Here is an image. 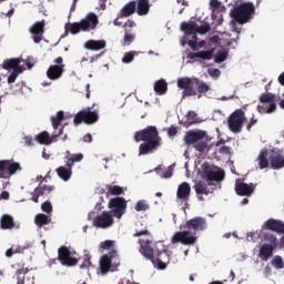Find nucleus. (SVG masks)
Here are the masks:
<instances>
[{"mask_svg": "<svg viewBox=\"0 0 284 284\" xmlns=\"http://www.w3.org/2000/svg\"><path fill=\"white\" fill-rule=\"evenodd\" d=\"M99 26V17L94 12L87 14L80 22H73L65 24V32L71 34H79V32H90V30H97Z\"/></svg>", "mask_w": 284, "mask_h": 284, "instance_id": "nucleus-1", "label": "nucleus"}, {"mask_svg": "<svg viewBox=\"0 0 284 284\" xmlns=\"http://www.w3.org/2000/svg\"><path fill=\"white\" fill-rule=\"evenodd\" d=\"M230 14L236 23L244 26V23H250L254 19L256 7H254L253 2H243L232 9Z\"/></svg>", "mask_w": 284, "mask_h": 284, "instance_id": "nucleus-2", "label": "nucleus"}, {"mask_svg": "<svg viewBox=\"0 0 284 284\" xmlns=\"http://www.w3.org/2000/svg\"><path fill=\"white\" fill-rule=\"evenodd\" d=\"M135 239H139V236H146L144 239H139L138 243L140 245V254L144 256L148 260L154 258V248L152 247V243H154V237L152 236V233L148 230H136L133 234Z\"/></svg>", "mask_w": 284, "mask_h": 284, "instance_id": "nucleus-3", "label": "nucleus"}, {"mask_svg": "<svg viewBox=\"0 0 284 284\" xmlns=\"http://www.w3.org/2000/svg\"><path fill=\"white\" fill-rule=\"evenodd\" d=\"M243 123H245V111L242 109L235 110L227 119L229 130H231L233 134L243 132Z\"/></svg>", "mask_w": 284, "mask_h": 284, "instance_id": "nucleus-4", "label": "nucleus"}, {"mask_svg": "<svg viewBox=\"0 0 284 284\" xmlns=\"http://www.w3.org/2000/svg\"><path fill=\"white\" fill-rule=\"evenodd\" d=\"M119 265H121V258H119V253L113 250L102 255L100 260V272L101 274H108L111 267H119Z\"/></svg>", "mask_w": 284, "mask_h": 284, "instance_id": "nucleus-5", "label": "nucleus"}, {"mask_svg": "<svg viewBox=\"0 0 284 284\" xmlns=\"http://www.w3.org/2000/svg\"><path fill=\"white\" fill-rule=\"evenodd\" d=\"M109 210L114 219H121L128 210V201L122 196L113 197L109 201Z\"/></svg>", "mask_w": 284, "mask_h": 284, "instance_id": "nucleus-6", "label": "nucleus"}, {"mask_svg": "<svg viewBox=\"0 0 284 284\" xmlns=\"http://www.w3.org/2000/svg\"><path fill=\"white\" fill-rule=\"evenodd\" d=\"M97 121H99V113L90 109H83L79 111L73 119V123L75 125H81V123L92 125L93 123H97Z\"/></svg>", "mask_w": 284, "mask_h": 284, "instance_id": "nucleus-7", "label": "nucleus"}, {"mask_svg": "<svg viewBox=\"0 0 284 284\" xmlns=\"http://www.w3.org/2000/svg\"><path fill=\"white\" fill-rule=\"evenodd\" d=\"M21 172V164L12 160H0V179H10Z\"/></svg>", "mask_w": 284, "mask_h": 284, "instance_id": "nucleus-8", "label": "nucleus"}, {"mask_svg": "<svg viewBox=\"0 0 284 284\" xmlns=\"http://www.w3.org/2000/svg\"><path fill=\"white\" fill-rule=\"evenodd\" d=\"M53 63L48 68L47 70V77L50 79V81H59L61 77H63V72H65V64H63V58L58 57L55 60H53Z\"/></svg>", "mask_w": 284, "mask_h": 284, "instance_id": "nucleus-9", "label": "nucleus"}, {"mask_svg": "<svg viewBox=\"0 0 284 284\" xmlns=\"http://www.w3.org/2000/svg\"><path fill=\"white\" fill-rule=\"evenodd\" d=\"M196 241V235L187 230L175 232L171 239L173 245H176V243H181L182 245H194Z\"/></svg>", "mask_w": 284, "mask_h": 284, "instance_id": "nucleus-10", "label": "nucleus"}, {"mask_svg": "<svg viewBox=\"0 0 284 284\" xmlns=\"http://www.w3.org/2000/svg\"><path fill=\"white\" fill-rule=\"evenodd\" d=\"M161 136H159V131L156 126H148L143 130L135 132L134 141L136 143H141V141L149 142V141H159Z\"/></svg>", "mask_w": 284, "mask_h": 284, "instance_id": "nucleus-11", "label": "nucleus"}, {"mask_svg": "<svg viewBox=\"0 0 284 284\" xmlns=\"http://www.w3.org/2000/svg\"><path fill=\"white\" fill-rule=\"evenodd\" d=\"M182 227L187 232H192V234L196 236V232H203V230H206L207 221L205 217L196 216L186 221Z\"/></svg>", "mask_w": 284, "mask_h": 284, "instance_id": "nucleus-12", "label": "nucleus"}, {"mask_svg": "<svg viewBox=\"0 0 284 284\" xmlns=\"http://www.w3.org/2000/svg\"><path fill=\"white\" fill-rule=\"evenodd\" d=\"M276 95L270 92L263 93L260 97L261 103H270V105H258V112L262 114H272V112L276 111Z\"/></svg>", "mask_w": 284, "mask_h": 284, "instance_id": "nucleus-13", "label": "nucleus"}, {"mask_svg": "<svg viewBox=\"0 0 284 284\" xmlns=\"http://www.w3.org/2000/svg\"><path fill=\"white\" fill-rule=\"evenodd\" d=\"M268 161L272 170H283L284 168V150L273 148L268 151Z\"/></svg>", "mask_w": 284, "mask_h": 284, "instance_id": "nucleus-14", "label": "nucleus"}, {"mask_svg": "<svg viewBox=\"0 0 284 284\" xmlns=\"http://www.w3.org/2000/svg\"><path fill=\"white\" fill-rule=\"evenodd\" d=\"M58 260L61 262V265L67 267H74L78 265L79 260L77 257H72V252L68 246H60L58 250Z\"/></svg>", "mask_w": 284, "mask_h": 284, "instance_id": "nucleus-15", "label": "nucleus"}, {"mask_svg": "<svg viewBox=\"0 0 284 284\" xmlns=\"http://www.w3.org/2000/svg\"><path fill=\"white\" fill-rule=\"evenodd\" d=\"M93 225L94 227H101L102 230L112 227V225H114L113 215L110 212L104 211L101 215L93 219Z\"/></svg>", "mask_w": 284, "mask_h": 284, "instance_id": "nucleus-16", "label": "nucleus"}, {"mask_svg": "<svg viewBox=\"0 0 284 284\" xmlns=\"http://www.w3.org/2000/svg\"><path fill=\"white\" fill-rule=\"evenodd\" d=\"M30 34L34 43H41L43 41V34L45 33V20L37 21L29 29Z\"/></svg>", "mask_w": 284, "mask_h": 284, "instance_id": "nucleus-17", "label": "nucleus"}, {"mask_svg": "<svg viewBox=\"0 0 284 284\" xmlns=\"http://www.w3.org/2000/svg\"><path fill=\"white\" fill-rule=\"evenodd\" d=\"M159 148H161V139L141 143L139 146V156L152 154V152H155V150H159Z\"/></svg>", "mask_w": 284, "mask_h": 284, "instance_id": "nucleus-18", "label": "nucleus"}, {"mask_svg": "<svg viewBox=\"0 0 284 284\" xmlns=\"http://www.w3.org/2000/svg\"><path fill=\"white\" fill-rule=\"evenodd\" d=\"M214 58V49L206 50V51H199V52H189L186 55V59H190L191 61H199L201 59L202 61H212Z\"/></svg>", "mask_w": 284, "mask_h": 284, "instance_id": "nucleus-19", "label": "nucleus"}, {"mask_svg": "<svg viewBox=\"0 0 284 284\" xmlns=\"http://www.w3.org/2000/svg\"><path fill=\"white\" fill-rule=\"evenodd\" d=\"M254 184H247L243 182L235 183V192L239 196H252L254 194Z\"/></svg>", "mask_w": 284, "mask_h": 284, "instance_id": "nucleus-20", "label": "nucleus"}, {"mask_svg": "<svg viewBox=\"0 0 284 284\" xmlns=\"http://www.w3.org/2000/svg\"><path fill=\"white\" fill-rule=\"evenodd\" d=\"M203 174L207 181H223L225 179V172L223 171H212L210 166L203 165Z\"/></svg>", "mask_w": 284, "mask_h": 284, "instance_id": "nucleus-21", "label": "nucleus"}, {"mask_svg": "<svg viewBox=\"0 0 284 284\" xmlns=\"http://www.w3.org/2000/svg\"><path fill=\"white\" fill-rule=\"evenodd\" d=\"M190 194H192V186H190V183L182 182L178 186L176 196L180 201H190Z\"/></svg>", "mask_w": 284, "mask_h": 284, "instance_id": "nucleus-22", "label": "nucleus"}, {"mask_svg": "<svg viewBox=\"0 0 284 284\" xmlns=\"http://www.w3.org/2000/svg\"><path fill=\"white\" fill-rule=\"evenodd\" d=\"M202 139H205V132L203 131H189L184 136L186 145H194V143L202 141Z\"/></svg>", "mask_w": 284, "mask_h": 284, "instance_id": "nucleus-23", "label": "nucleus"}, {"mask_svg": "<svg viewBox=\"0 0 284 284\" xmlns=\"http://www.w3.org/2000/svg\"><path fill=\"white\" fill-rule=\"evenodd\" d=\"M165 260H169L168 254L165 252H158L155 254L153 253V258L149 261H151L158 270H165V267H168Z\"/></svg>", "mask_w": 284, "mask_h": 284, "instance_id": "nucleus-24", "label": "nucleus"}, {"mask_svg": "<svg viewBox=\"0 0 284 284\" xmlns=\"http://www.w3.org/2000/svg\"><path fill=\"white\" fill-rule=\"evenodd\" d=\"M266 230L276 232L277 234H284V223L281 220L270 219L265 222Z\"/></svg>", "mask_w": 284, "mask_h": 284, "instance_id": "nucleus-25", "label": "nucleus"}, {"mask_svg": "<svg viewBox=\"0 0 284 284\" xmlns=\"http://www.w3.org/2000/svg\"><path fill=\"white\" fill-rule=\"evenodd\" d=\"M21 58H11L7 59L2 63V69L3 70H23V67L21 65Z\"/></svg>", "mask_w": 284, "mask_h": 284, "instance_id": "nucleus-26", "label": "nucleus"}, {"mask_svg": "<svg viewBox=\"0 0 284 284\" xmlns=\"http://www.w3.org/2000/svg\"><path fill=\"white\" fill-rule=\"evenodd\" d=\"M181 30L186 34V37L193 36L196 37V31L199 30V24L194 21L191 22H182Z\"/></svg>", "mask_w": 284, "mask_h": 284, "instance_id": "nucleus-27", "label": "nucleus"}, {"mask_svg": "<svg viewBox=\"0 0 284 284\" xmlns=\"http://www.w3.org/2000/svg\"><path fill=\"white\" fill-rule=\"evenodd\" d=\"M274 250H276L274 246H270V244H263L258 251L260 258L262 261H270V258L274 256Z\"/></svg>", "mask_w": 284, "mask_h": 284, "instance_id": "nucleus-28", "label": "nucleus"}, {"mask_svg": "<svg viewBox=\"0 0 284 284\" xmlns=\"http://www.w3.org/2000/svg\"><path fill=\"white\" fill-rule=\"evenodd\" d=\"M135 10L139 17L150 14V0H138L135 3Z\"/></svg>", "mask_w": 284, "mask_h": 284, "instance_id": "nucleus-29", "label": "nucleus"}, {"mask_svg": "<svg viewBox=\"0 0 284 284\" xmlns=\"http://www.w3.org/2000/svg\"><path fill=\"white\" fill-rule=\"evenodd\" d=\"M105 45V40H89L84 43L85 50H92L93 52L104 50Z\"/></svg>", "mask_w": 284, "mask_h": 284, "instance_id": "nucleus-30", "label": "nucleus"}, {"mask_svg": "<svg viewBox=\"0 0 284 284\" xmlns=\"http://www.w3.org/2000/svg\"><path fill=\"white\" fill-rule=\"evenodd\" d=\"M267 156H270V151H267V149L261 150L257 156L260 170H265L266 168H270V160L267 159Z\"/></svg>", "mask_w": 284, "mask_h": 284, "instance_id": "nucleus-31", "label": "nucleus"}, {"mask_svg": "<svg viewBox=\"0 0 284 284\" xmlns=\"http://www.w3.org/2000/svg\"><path fill=\"white\" fill-rule=\"evenodd\" d=\"M0 227L1 230H13L14 219L12 217V215H2L0 219Z\"/></svg>", "mask_w": 284, "mask_h": 284, "instance_id": "nucleus-32", "label": "nucleus"}, {"mask_svg": "<svg viewBox=\"0 0 284 284\" xmlns=\"http://www.w3.org/2000/svg\"><path fill=\"white\" fill-rule=\"evenodd\" d=\"M55 172L62 181H70L72 178V166H59Z\"/></svg>", "mask_w": 284, "mask_h": 284, "instance_id": "nucleus-33", "label": "nucleus"}, {"mask_svg": "<svg viewBox=\"0 0 284 284\" xmlns=\"http://www.w3.org/2000/svg\"><path fill=\"white\" fill-rule=\"evenodd\" d=\"M136 12V1H130L120 11L121 17H131Z\"/></svg>", "mask_w": 284, "mask_h": 284, "instance_id": "nucleus-34", "label": "nucleus"}, {"mask_svg": "<svg viewBox=\"0 0 284 284\" xmlns=\"http://www.w3.org/2000/svg\"><path fill=\"white\" fill-rule=\"evenodd\" d=\"M36 141L40 143V145H52V138L48 131H42L36 136Z\"/></svg>", "mask_w": 284, "mask_h": 284, "instance_id": "nucleus-35", "label": "nucleus"}, {"mask_svg": "<svg viewBox=\"0 0 284 284\" xmlns=\"http://www.w3.org/2000/svg\"><path fill=\"white\" fill-rule=\"evenodd\" d=\"M65 121V113L63 111H59L55 115L51 116V123L53 130H59L61 126V122Z\"/></svg>", "mask_w": 284, "mask_h": 284, "instance_id": "nucleus-36", "label": "nucleus"}, {"mask_svg": "<svg viewBox=\"0 0 284 284\" xmlns=\"http://www.w3.org/2000/svg\"><path fill=\"white\" fill-rule=\"evenodd\" d=\"M34 223L38 227H43V225H50V223H52V219L43 213H40L36 215Z\"/></svg>", "mask_w": 284, "mask_h": 284, "instance_id": "nucleus-37", "label": "nucleus"}, {"mask_svg": "<svg viewBox=\"0 0 284 284\" xmlns=\"http://www.w3.org/2000/svg\"><path fill=\"white\" fill-rule=\"evenodd\" d=\"M156 174L162 176V179H172L174 174V164L170 165L168 169L163 170L161 166L155 169Z\"/></svg>", "mask_w": 284, "mask_h": 284, "instance_id": "nucleus-38", "label": "nucleus"}, {"mask_svg": "<svg viewBox=\"0 0 284 284\" xmlns=\"http://www.w3.org/2000/svg\"><path fill=\"white\" fill-rule=\"evenodd\" d=\"M193 187L197 196H201V194L207 196V194H210V187H207V184L204 181L195 183Z\"/></svg>", "mask_w": 284, "mask_h": 284, "instance_id": "nucleus-39", "label": "nucleus"}, {"mask_svg": "<svg viewBox=\"0 0 284 284\" xmlns=\"http://www.w3.org/2000/svg\"><path fill=\"white\" fill-rule=\"evenodd\" d=\"M154 92H156V94L163 95L168 92V82H165V80L161 79L158 80L154 83Z\"/></svg>", "mask_w": 284, "mask_h": 284, "instance_id": "nucleus-40", "label": "nucleus"}, {"mask_svg": "<svg viewBox=\"0 0 284 284\" xmlns=\"http://www.w3.org/2000/svg\"><path fill=\"white\" fill-rule=\"evenodd\" d=\"M264 241H266V245H270L272 247H278V240L276 239V235L272 233H265Z\"/></svg>", "mask_w": 284, "mask_h": 284, "instance_id": "nucleus-41", "label": "nucleus"}, {"mask_svg": "<svg viewBox=\"0 0 284 284\" xmlns=\"http://www.w3.org/2000/svg\"><path fill=\"white\" fill-rule=\"evenodd\" d=\"M106 189H108L106 194H111V196H120V194L123 193V187L119 185L108 184Z\"/></svg>", "mask_w": 284, "mask_h": 284, "instance_id": "nucleus-42", "label": "nucleus"}, {"mask_svg": "<svg viewBox=\"0 0 284 284\" xmlns=\"http://www.w3.org/2000/svg\"><path fill=\"white\" fill-rule=\"evenodd\" d=\"M80 161H83V153L72 154L67 160V168H72L74 163H79Z\"/></svg>", "mask_w": 284, "mask_h": 284, "instance_id": "nucleus-43", "label": "nucleus"}, {"mask_svg": "<svg viewBox=\"0 0 284 284\" xmlns=\"http://www.w3.org/2000/svg\"><path fill=\"white\" fill-rule=\"evenodd\" d=\"M135 34L133 31H124L122 45H131L134 42Z\"/></svg>", "mask_w": 284, "mask_h": 284, "instance_id": "nucleus-44", "label": "nucleus"}, {"mask_svg": "<svg viewBox=\"0 0 284 284\" xmlns=\"http://www.w3.org/2000/svg\"><path fill=\"white\" fill-rule=\"evenodd\" d=\"M196 39V36H193V39L187 41V45L193 50H199V48H203L205 45V40L197 42Z\"/></svg>", "mask_w": 284, "mask_h": 284, "instance_id": "nucleus-45", "label": "nucleus"}, {"mask_svg": "<svg viewBox=\"0 0 284 284\" xmlns=\"http://www.w3.org/2000/svg\"><path fill=\"white\" fill-rule=\"evenodd\" d=\"M150 210V204H148V201L140 200L135 204V212H148Z\"/></svg>", "mask_w": 284, "mask_h": 284, "instance_id": "nucleus-46", "label": "nucleus"}, {"mask_svg": "<svg viewBox=\"0 0 284 284\" xmlns=\"http://www.w3.org/2000/svg\"><path fill=\"white\" fill-rule=\"evenodd\" d=\"M190 85H192V79L190 78H181L178 80V88H180V90H185L190 88Z\"/></svg>", "mask_w": 284, "mask_h": 284, "instance_id": "nucleus-47", "label": "nucleus"}, {"mask_svg": "<svg viewBox=\"0 0 284 284\" xmlns=\"http://www.w3.org/2000/svg\"><path fill=\"white\" fill-rule=\"evenodd\" d=\"M186 123H189V125H194V123H199L196 112L189 111V113L186 114Z\"/></svg>", "mask_w": 284, "mask_h": 284, "instance_id": "nucleus-48", "label": "nucleus"}, {"mask_svg": "<svg viewBox=\"0 0 284 284\" xmlns=\"http://www.w3.org/2000/svg\"><path fill=\"white\" fill-rule=\"evenodd\" d=\"M272 265H273V267H275V270H283V267H284L283 257H281V255H276L272 260Z\"/></svg>", "mask_w": 284, "mask_h": 284, "instance_id": "nucleus-49", "label": "nucleus"}, {"mask_svg": "<svg viewBox=\"0 0 284 284\" xmlns=\"http://www.w3.org/2000/svg\"><path fill=\"white\" fill-rule=\"evenodd\" d=\"M53 133L51 135V141L57 143L59 141V136L63 135V126H59L58 129H53Z\"/></svg>", "mask_w": 284, "mask_h": 284, "instance_id": "nucleus-50", "label": "nucleus"}, {"mask_svg": "<svg viewBox=\"0 0 284 284\" xmlns=\"http://www.w3.org/2000/svg\"><path fill=\"white\" fill-rule=\"evenodd\" d=\"M24 69H16L14 71H12V73L8 77V83H14V81H17L19 74L23 73Z\"/></svg>", "mask_w": 284, "mask_h": 284, "instance_id": "nucleus-51", "label": "nucleus"}, {"mask_svg": "<svg viewBox=\"0 0 284 284\" xmlns=\"http://www.w3.org/2000/svg\"><path fill=\"white\" fill-rule=\"evenodd\" d=\"M227 60V51L223 50L217 52V54L214 58L215 63H223V61Z\"/></svg>", "mask_w": 284, "mask_h": 284, "instance_id": "nucleus-52", "label": "nucleus"}, {"mask_svg": "<svg viewBox=\"0 0 284 284\" xmlns=\"http://www.w3.org/2000/svg\"><path fill=\"white\" fill-rule=\"evenodd\" d=\"M196 88H197V92H200V94H205V92H210V85H207V83H205V82L197 81Z\"/></svg>", "mask_w": 284, "mask_h": 284, "instance_id": "nucleus-53", "label": "nucleus"}, {"mask_svg": "<svg viewBox=\"0 0 284 284\" xmlns=\"http://www.w3.org/2000/svg\"><path fill=\"white\" fill-rule=\"evenodd\" d=\"M196 152H205L207 150V142L199 140L197 143L194 144Z\"/></svg>", "mask_w": 284, "mask_h": 284, "instance_id": "nucleus-54", "label": "nucleus"}, {"mask_svg": "<svg viewBox=\"0 0 284 284\" xmlns=\"http://www.w3.org/2000/svg\"><path fill=\"white\" fill-rule=\"evenodd\" d=\"M207 32H210V24L207 22L197 26L196 34H207Z\"/></svg>", "mask_w": 284, "mask_h": 284, "instance_id": "nucleus-55", "label": "nucleus"}, {"mask_svg": "<svg viewBox=\"0 0 284 284\" xmlns=\"http://www.w3.org/2000/svg\"><path fill=\"white\" fill-rule=\"evenodd\" d=\"M132 61H134V51L124 53L122 63H132Z\"/></svg>", "mask_w": 284, "mask_h": 284, "instance_id": "nucleus-56", "label": "nucleus"}, {"mask_svg": "<svg viewBox=\"0 0 284 284\" xmlns=\"http://www.w3.org/2000/svg\"><path fill=\"white\" fill-rule=\"evenodd\" d=\"M21 252H23V250L21 247L19 248H8L6 251V256L7 258H12L13 254H21Z\"/></svg>", "mask_w": 284, "mask_h": 284, "instance_id": "nucleus-57", "label": "nucleus"}, {"mask_svg": "<svg viewBox=\"0 0 284 284\" xmlns=\"http://www.w3.org/2000/svg\"><path fill=\"white\" fill-rule=\"evenodd\" d=\"M41 210L45 212V214H52V203H50V201L42 203Z\"/></svg>", "mask_w": 284, "mask_h": 284, "instance_id": "nucleus-58", "label": "nucleus"}, {"mask_svg": "<svg viewBox=\"0 0 284 284\" xmlns=\"http://www.w3.org/2000/svg\"><path fill=\"white\" fill-rule=\"evenodd\" d=\"M183 97H196V90L192 88V84L184 89Z\"/></svg>", "mask_w": 284, "mask_h": 284, "instance_id": "nucleus-59", "label": "nucleus"}, {"mask_svg": "<svg viewBox=\"0 0 284 284\" xmlns=\"http://www.w3.org/2000/svg\"><path fill=\"white\" fill-rule=\"evenodd\" d=\"M114 246V241L112 240H106L104 242H101L100 247L101 250H110V247Z\"/></svg>", "mask_w": 284, "mask_h": 284, "instance_id": "nucleus-60", "label": "nucleus"}, {"mask_svg": "<svg viewBox=\"0 0 284 284\" xmlns=\"http://www.w3.org/2000/svg\"><path fill=\"white\" fill-rule=\"evenodd\" d=\"M136 27V23L132 20H128L125 23H124V32H132V28H135Z\"/></svg>", "mask_w": 284, "mask_h": 284, "instance_id": "nucleus-61", "label": "nucleus"}, {"mask_svg": "<svg viewBox=\"0 0 284 284\" xmlns=\"http://www.w3.org/2000/svg\"><path fill=\"white\" fill-rule=\"evenodd\" d=\"M256 123H258V119H256V116H254V114H253L251 120H250V122H248V124L246 125V130L248 132H251L252 128H254V125H256Z\"/></svg>", "mask_w": 284, "mask_h": 284, "instance_id": "nucleus-62", "label": "nucleus"}, {"mask_svg": "<svg viewBox=\"0 0 284 284\" xmlns=\"http://www.w3.org/2000/svg\"><path fill=\"white\" fill-rule=\"evenodd\" d=\"M92 265V262L90 261V256H87L83 261V263L80 265L81 270H88Z\"/></svg>", "mask_w": 284, "mask_h": 284, "instance_id": "nucleus-63", "label": "nucleus"}, {"mask_svg": "<svg viewBox=\"0 0 284 284\" xmlns=\"http://www.w3.org/2000/svg\"><path fill=\"white\" fill-rule=\"evenodd\" d=\"M220 154H232V149L230 146H222L219 149Z\"/></svg>", "mask_w": 284, "mask_h": 284, "instance_id": "nucleus-64", "label": "nucleus"}]
</instances>
